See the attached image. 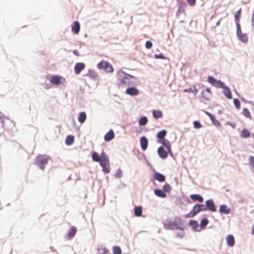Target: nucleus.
<instances>
[{
    "mask_svg": "<svg viewBox=\"0 0 254 254\" xmlns=\"http://www.w3.org/2000/svg\"><path fill=\"white\" fill-rule=\"evenodd\" d=\"M208 81L212 85L216 88H221L223 87L224 83L220 80H218L213 76H209L208 77Z\"/></svg>",
    "mask_w": 254,
    "mask_h": 254,
    "instance_id": "423d86ee",
    "label": "nucleus"
},
{
    "mask_svg": "<svg viewBox=\"0 0 254 254\" xmlns=\"http://www.w3.org/2000/svg\"><path fill=\"white\" fill-rule=\"evenodd\" d=\"M196 0H187V2L190 6H194L196 3Z\"/></svg>",
    "mask_w": 254,
    "mask_h": 254,
    "instance_id": "de8ad7c7",
    "label": "nucleus"
},
{
    "mask_svg": "<svg viewBox=\"0 0 254 254\" xmlns=\"http://www.w3.org/2000/svg\"><path fill=\"white\" fill-rule=\"evenodd\" d=\"M49 159L46 155H39L35 158V164L42 170L44 169Z\"/></svg>",
    "mask_w": 254,
    "mask_h": 254,
    "instance_id": "7ed1b4c3",
    "label": "nucleus"
},
{
    "mask_svg": "<svg viewBox=\"0 0 254 254\" xmlns=\"http://www.w3.org/2000/svg\"><path fill=\"white\" fill-rule=\"evenodd\" d=\"M201 95L203 99L206 101L209 100L212 96V93L209 88H207L205 90H203L201 91Z\"/></svg>",
    "mask_w": 254,
    "mask_h": 254,
    "instance_id": "0eeeda50",
    "label": "nucleus"
},
{
    "mask_svg": "<svg viewBox=\"0 0 254 254\" xmlns=\"http://www.w3.org/2000/svg\"><path fill=\"white\" fill-rule=\"evenodd\" d=\"M176 236L179 238H182L185 236V232L183 229H180V231L176 232Z\"/></svg>",
    "mask_w": 254,
    "mask_h": 254,
    "instance_id": "58836bf2",
    "label": "nucleus"
},
{
    "mask_svg": "<svg viewBox=\"0 0 254 254\" xmlns=\"http://www.w3.org/2000/svg\"><path fill=\"white\" fill-rule=\"evenodd\" d=\"M114 254H122V250L119 246H114L113 248Z\"/></svg>",
    "mask_w": 254,
    "mask_h": 254,
    "instance_id": "4c0bfd02",
    "label": "nucleus"
},
{
    "mask_svg": "<svg viewBox=\"0 0 254 254\" xmlns=\"http://www.w3.org/2000/svg\"><path fill=\"white\" fill-rule=\"evenodd\" d=\"M153 117L156 119H160L163 117V113L160 110H154L152 111Z\"/></svg>",
    "mask_w": 254,
    "mask_h": 254,
    "instance_id": "b1692460",
    "label": "nucleus"
},
{
    "mask_svg": "<svg viewBox=\"0 0 254 254\" xmlns=\"http://www.w3.org/2000/svg\"><path fill=\"white\" fill-rule=\"evenodd\" d=\"M198 206L200 208V211H205L207 210V208L206 205L205 206L204 204H199Z\"/></svg>",
    "mask_w": 254,
    "mask_h": 254,
    "instance_id": "3c124183",
    "label": "nucleus"
},
{
    "mask_svg": "<svg viewBox=\"0 0 254 254\" xmlns=\"http://www.w3.org/2000/svg\"><path fill=\"white\" fill-rule=\"evenodd\" d=\"M219 212L222 214H228L231 212V209L226 205L222 204L220 206Z\"/></svg>",
    "mask_w": 254,
    "mask_h": 254,
    "instance_id": "2eb2a0df",
    "label": "nucleus"
},
{
    "mask_svg": "<svg viewBox=\"0 0 254 254\" xmlns=\"http://www.w3.org/2000/svg\"><path fill=\"white\" fill-rule=\"evenodd\" d=\"M252 21L253 25L254 26V10L253 14L252 15Z\"/></svg>",
    "mask_w": 254,
    "mask_h": 254,
    "instance_id": "4d7b16f0",
    "label": "nucleus"
},
{
    "mask_svg": "<svg viewBox=\"0 0 254 254\" xmlns=\"http://www.w3.org/2000/svg\"><path fill=\"white\" fill-rule=\"evenodd\" d=\"M126 93L131 96H135L138 94L139 91L136 88L132 87L127 88Z\"/></svg>",
    "mask_w": 254,
    "mask_h": 254,
    "instance_id": "4468645a",
    "label": "nucleus"
},
{
    "mask_svg": "<svg viewBox=\"0 0 254 254\" xmlns=\"http://www.w3.org/2000/svg\"><path fill=\"white\" fill-rule=\"evenodd\" d=\"M145 47L147 49H150L152 47V43L150 41H146L145 43Z\"/></svg>",
    "mask_w": 254,
    "mask_h": 254,
    "instance_id": "09e8293b",
    "label": "nucleus"
},
{
    "mask_svg": "<svg viewBox=\"0 0 254 254\" xmlns=\"http://www.w3.org/2000/svg\"><path fill=\"white\" fill-rule=\"evenodd\" d=\"M122 175V171L120 170H118V171L116 173V177L120 178V177H121Z\"/></svg>",
    "mask_w": 254,
    "mask_h": 254,
    "instance_id": "864d4df0",
    "label": "nucleus"
},
{
    "mask_svg": "<svg viewBox=\"0 0 254 254\" xmlns=\"http://www.w3.org/2000/svg\"><path fill=\"white\" fill-rule=\"evenodd\" d=\"M108 250L105 247H100L97 249V254H107Z\"/></svg>",
    "mask_w": 254,
    "mask_h": 254,
    "instance_id": "473e14b6",
    "label": "nucleus"
},
{
    "mask_svg": "<svg viewBox=\"0 0 254 254\" xmlns=\"http://www.w3.org/2000/svg\"><path fill=\"white\" fill-rule=\"evenodd\" d=\"M250 164L252 167H254V156H251L249 157Z\"/></svg>",
    "mask_w": 254,
    "mask_h": 254,
    "instance_id": "a18cd8bd",
    "label": "nucleus"
},
{
    "mask_svg": "<svg viewBox=\"0 0 254 254\" xmlns=\"http://www.w3.org/2000/svg\"><path fill=\"white\" fill-rule=\"evenodd\" d=\"M117 77L120 85H129L131 84L130 78H134V76L127 74L122 70H119L117 73Z\"/></svg>",
    "mask_w": 254,
    "mask_h": 254,
    "instance_id": "f257e3e1",
    "label": "nucleus"
},
{
    "mask_svg": "<svg viewBox=\"0 0 254 254\" xmlns=\"http://www.w3.org/2000/svg\"><path fill=\"white\" fill-rule=\"evenodd\" d=\"M206 114L208 115L211 121H212L215 118L214 116L212 115L211 114L209 113H206Z\"/></svg>",
    "mask_w": 254,
    "mask_h": 254,
    "instance_id": "5fc2aeb1",
    "label": "nucleus"
},
{
    "mask_svg": "<svg viewBox=\"0 0 254 254\" xmlns=\"http://www.w3.org/2000/svg\"><path fill=\"white\" fill-rule=\"evenodd\" d=\"M208 223V220L207 219L204 218V219H203L201 221L200 226L202 227H204L207 225Z\"/></svg>",
    "mask_w": 254,
    "mask_h": 254,
    "instance_id": "79ce46f5",
    "label": "nucleus"
},
{
    "mask_svg": "<svg viewBox=\"0 0 254 254\" xmlns=\"http://www.w3.org/2000/svg\"><path fill=\"white\" fill-rule=\"evenodd\" d=\"M181 219L179 217H175L174 220L167 219L164 222V226L166 229H179V224L180 223Z\"/></svg>",
    "mask_w": 254,
    "mask_h": 254,
    "instance_id": "f03ea898",
    "label": "nucleus"
},
{
    "mask_svg": "<svg viewBox=\"0 0 254 254\" xmlns=\"http://www.w3.org/2000/svg\"><path fill=\"white\" fill-rule=\"evenodd\" d=\"M85 65L82 63H76L74 66V72L76 74H79L84 69Z\"/></svg>",
    "mask_w": 254,
    "mask_h": 254,
    "instance_id": "9b49d317",
    "label": "nucleus"
},
{
    "mask_svg": "<svg viewBox=\"0 0 254 254\" xmlns=\"http://www.w3.org/2000/svg\"><path fill=\"white\" fill-rule=\"evenodd\" d=\"M163 189L164 191L167 192H169L171 191L172 188L169 184H166L163 186Z\"/></svg>",
    "mask_w": 254,
    "mask_h": 254,
    "instance_id": "ea45409f",
    "label": "nucleus"
},
{
    "mask_svg": "<svg viewBox=\"0 0 254 254\" xmlns=\"http://www.w3.org/2000/svg\"><path fill=\"white\" fill-rule=\"evenodd\" d=\"M183 91L184 92H191L194 95H196L198 92V90L195 87L189 88V89H185Z\"/></svg>",
    "mask_w": 254,
    "mask_h": 254,
    "instance_id": "2f4dec72",
    "label": "nucleus"
},
{
    "mask_svg": "<svg viewBox=\"0 0 254 254\" xmlns=\"http://www.w3.org/2000/svg\"><path fill=\"white\" fill-rule=\"evenodd\" d=\"M115 137V134L113 130H110L104 136V139L106 141H110Z\"/></svg>",
    "mask_w": 254,
    "mask_h": 254,
    "instance_id": "6ab92c4d",
    "label": "nucleus"
},
{
    "mask_svg": "<svg viewBox=\"0 0 254 254\" xmlns=\"http://www.w3.org/2000/svg\"><path fill=\"white\" fill-rule=\"evenodd\" d=\"M199 212H200V210L198 204H197L193 207L192 210L187 214V217H193Z\"/></svg>",
    "mask_w": 254,
    "mask_h": 254,
    "instance_id": "9d476101",
    "label": "nucleus"
},
{
    "mask_svg": "<svg viewBox=\"0 0 254 254\" xmlns=\"http://www.w3.org/2000/svg\"><path fill=\"white\" fill-rule=\"evenodd\" d=\"M205 204L207 209L212 212H215L216 211V206L212 199L206 200Z\"/></svg>",
    "mask_w": 254,
    "mask_h": 254,
    "instance_id": "6e6552de",
    "label": "nucleus"
},
{
    "mask_svg": "<svg viewBox=\"0 0 254 254\" xmlns=\"http://www.w3.org/2000/svg\"><path fill=\"white\" fill-rule=\"evenodd\" d=\"M148 119L146 117H141L139 120V125L141 126H144L147 124Z\"/></svg>",
    "mask_w": 254,
    "mask_h": 254,
    "instance_id": "f704fd0d",
    "label": "nucleus"
},
{
    "mask_svg": "<svg viewBox=\"0 0 254 254\" xmlns=\"http://www.w3.org/2000/svg\"><path fill=\"white\" fill-rule=\"evenodd\" d=\"M160 142L166 148H167L169 152L171 151V144L169 140L167 139H163L162 141Z\"/></svg>",
    "mask_w": 254,
    "mask_h": 254,
    "instance_id": "c756f323",
    "label": "nucleus"
},
{
    "mask_svg": "<svg viewBox=\"0 0 254 254\" xmlns=\"http://www.w3.org/2000/svg\"><path fill=\"white\" fill-rule=\"evenodd\" d=\"M240 136L242 138H248L250 136V132L248 129L244 128L241 131Z\"/></svg>",
    "mask_w": 254,
    "mask_h": 254,
    "instance_id": "c85d7f7f",
    "label": "nucleus"
},
{
    "mask_svg": "<svg viewBox=\"0 0 254 254\" xmlns=\"http://www.w3.org/2000/svg\"><path fill=\"white\" fill-rule=\"evenodd\" d=\"M191 199L194 201H198L199 202H202L203 201V197L199 194H193L190 195Z\"/></svg>",
    "mask_w": 254,
    "mask_h": 254,
    "instance_id": "412c9836",
    "label": "nucleus"
},
{
    "mask_svg": "<svg viewBox=\"0 0 254 254\" xmlns=\"http://www.w3.org/2000/svg\"><path fill=\"white\" fill-rule=\"evenodd\" d=\"M80 25L79 23L75 21L71 25V31L75 34H78L80 31Z\"/></svg>",
    "mask_w": 254,
    "mask_h": 254,
    "instance_id": "f8f14e48",
    "label": "nucleus"
},
{
    "mask_svg": "<svg viewBox=\"0 0 254 254\" xmlns=\"http://www.w3.org/2000/svg\"><path fill=\"white\" fill-rule=\"evenodd\" d=\"M73 53H74V55H75L76 56H79V52H78L77 50H74V51H73Z\"/></svg>",
    "mask_w": 254,
    "mask_h": 254,
    "instance_id": "6e6d98bb",
    "label": "nucleus"
},
{
    "mask_svg": "<svg viewBox=\"0 0 254 254\" xmlns=\"http://www.w3.org/2000/svg\"><path fill=\"white\" fill-rule=\"evenodd\" d=\"M227 244L229 247H233L235 244V239L233 235H229L226 237Z\"/></svg>",
    "mask_w": 254,
    "mask_h": 254,
    "instance_id": "aec40b11",
    "label": "nucleus"
},
{
    "mask_svg": "<svg viewBox=\"0 0 254 254\" xmlns=\"http://www.w3.org/2000/svg\"><path fill=\"white\" fill-rule=\"evenodd\" d=\"M236 26H237V34H240L242 33V31L241 29V26L239 23V22H236Z\"/></svg>",
    "mask_w": 254,
    "mask_h": 254,
    "instance_id": "c03bdc74",
    "label": "nucleus"
},
{
    "mask_svg": "<svg viewBox=\"0 0 254 254\" xmlns=\"http://www.w3.org/2000/svg\"><path fill=\"white\" fill-rule=\"evenodd\" d=\"M194 127L196 128H199L202 127V125L198 121H194L193 122Z\"/></svg>",
    "mask_w": 254,
    "mask_h": 254,
    "instance_id": "37998d69",
    "label": "nucleus"
},
{
    "mask_svg": "<svg viewBox=\"0 0 254 254\" xmlns=\"http://www.w3.org/2000/svg\"><path fill=\"white\" fill-rule=\"evenodd\" d=\"M234 104L237 109H240L241 103L238 99H234Z\"/></svg>",
    "mask_w": 254,
    "mask_h": 254,
    "instance_id": "a19ab883",
    "label": "nucleus"
},
{
    "mask_svg": "<svg viewBox=\"0 0 254 254\" xmlns=\"http://www.w3.org/2000/svg\"><path fill=\"white\" fill-rule=\"evenodd\" d=\"M213 124L216 127H220L221 124L219 121L217 120L214 118L212 121H211Z\"/></svg>",
    "mask_w": 254,
    "mask_h": 254,
    "instance_id": "49530a36",
    "label": "nucleus"
},
{
    "mask_svg": "<svg viewBox=\"0 0 254 254\" xmlns=\"http://www.w3.org/2000/svg\"><path fill=\"white\" fill-rule=\"evenodd\" d=\"M106 154V153L103 151L101 153V156H99L98 154L96 152H93L92 154V158L94 161L101 162L103 160V154Z\"/></svg>",
    "mask_w": 254,
    "mask_h": 254,
    "instance_id": "ddd939ff",
    "label": "nucleus"
},
{
    "mask_svg": "<svg viewBox=\"0 0 254 254\" xmlns=\"http://www.w3.org/2000/svg\"><path fill=\"white\" fill-rule=\"evenodd\" d=\"M252 234H254V225H253L252 229Z\"/></svg>",
    "mask_w": 254,
    "mask_h": 254,
    "instance_id": "13d9d810",
    "label": "nucleus"
},
{
    "mask_svg": "<svg viewBox=\"0 0 254 254\" xmlns=\"http://www.w3.org/2000/svg\"><path fill=\"white\" fill-rule=\"evenodd\" d=\"M154 178L155 180L160 182H164L165 180V177L163 175L158 172L155 173Z\"/></svg>",
    "mask_w": 254,
    "mask_h": 254,
    "instance_id": "4be33fe9",
    "label": "nucleus"
},
{
    "mask_svg": "<svg viewBox=\"0 0 254 254\" xmlns=\"http://www.w3.org/2000/svg\"><path fill=\"white\" fill-rule=\"evenodd\" d=\"M140 145L143 150H145L148 146V140L146 137L142 136L140 139Z\"/></svg>",
    "mask_w": 254,
    "mask_h": 254,
    "instance_id": "f3484780",
    "label": "nucleus"
},
{
    "mask_svg": "<svg viewBox=\"0 0 254 254\" xmlns=\"http://www.w3.org/2000/svg\"><path fill=\"white\" fill-rule=\"evenodd\" d=\"M77 229L75 227H71L68 231L67 236L69 239L72 238L75 235Z\"/></svg>",
    "mask_w": 254,
    "mask_h": 254,
    "instance_id": "a878e982",
    "label": "nucleus"
},
{
    "mask_svg": "<svg viewBox=\"0 0 254 254\" xmlns=\"http://www.w3.org/2000/svg\"><path fill=\"white\" fill-rule=\"evenodd\" d=\"M100 165L103 168V171L105 173H109L110 172V162L106 154H103V160L100 162Z\"/></svg>",
    "mask_w": 254,
    "mask_h": 254,
    "instance_id": "20e7f679",
    "label": "nucleus"
},
{
    "mask_svg": "<svg viewBox=\"0 0 254 254\" xmlns=\"http://www.w3.org/2000/svg\"><path fill=\"white\" fill-rule=\"evenodd\" d=\"M237 36L239 40L243 43H247L248 41V37L246 34H244L242 32L237 34Z\"/></svg>",
    "mask_w": 254,
    "mask_h": 254,
    "instance_id": "5701e85b",
    "label": "nucleus"
},
{
    "mask_svg": "<svg viewBox=\"0 0 254 254\" xmlns=\"http://www.w3.org/2000/svg\"><path fill=\"white\" fill-rule=\"evenodd\" d=\"M63 77L60 75H53L52 76L50 82L52 84L55 85H60L62 83V79Z\"/></svg>",
    "mask_w": 254,
    "mask_h": 254,
    "instance_id": "1a4fd4ad",
    "label": "nucleus"
},
{
    "mask_svg": "<svg viewBox=\"0 0 254 254\" xmlns=\"http://www.w3.org/2000/svg\"><path fill=\"white\" fill-rule=\"evenodd\" d=\"M154 193L157 196H159V197H162V198H165V197H166L167 196V195L165 193V192L163 190H160V189H156V190H154Z\"/></svg>",
    "mask_w": 254,
    "mask_h": 254,
    "instance_id": "393cba45",
    "label": "nucleus"
},
{
    "mask_svg": "<svg viewBox=\"0 0 254 254\" xmlns=\"http://www.w3.org/2000/svg\"><path fill=\"white\" fill-rule=\"evenodd\" d=\"M242 114L244 116H245L246 118H248L249 119H251V114L248 109L247 108H244L243 110Z\"/></svg>",
    "mask_w": 254,
    "mask_h": 254,
    "instance_id": "72a5a7b5",
    "label": "nucleus"
},
{
    "mask_svg": "<svg viewBox=\"0 0 254 254\" xmlns=\"http://www.w3.org/2000/svg\"><path fill=\"white\" fill-rule=\"evenodd\" d=\"M155 58L156 59H166L165 57L162 54H160L159 55H155Z\"/></svg>",
    "mask_w": 254,
    "mask_h": 254,
    "instance_id": "603ef678",
    "label": "nucleus"
},
{
    "mask_svg": "<svg viewBox=\"0 0 254 254\" xmlns=\"http://www.w3.org/2000/svg\"><path fill=\"white\" fill-rule=\"evenodd\" d=\"M74 141V137L73 135H67L65 139V143L67 145H71Z\"/></svg>",
    "mask_w": 254,
    "mask_h": 254,
    "instance_id": "cd10ccee",
    "label": "nucleus"
},
{
    "mask_svg": "<svg viewBox=\"0 0 254 254\" xmlns=\"http://www.w3.org/2000/svg\"><path fill=\"white\" fill-rule=\"evenodd\" d=\"M86 119V114L84 112H81L78 116V120L81 124H83Z\"/></svg>",
    "mask_w": 254,
    "mask_h": 254,
    "instance_id": "bb28decb",
    "label": "nucleus"
},
{
    "mask_svg": "<svg viewBox=\"0 0 254 254\" xmlns=\"http://www.w3.org/2000/svg\"><path fill=\"white\" fill-rule=\"evenodd\" d=\"M221 88L223 89V93L228 99L232 98L231 91L228 87L225 86L223 85V87Z\"/></svg>",
    "mask_w": 254,
    "mask_h": 254,
    "instance_id": "a211bd4d",
    "label": "nucleus"
},
{
    "mask_svg": "<svg viewBox=\"0 0 254 254\" xmlns=\"http://www.w3.org/2000/svg\"><path fill=\"white\" fill-rule=\"evenodd\" d=\"M134 214L136 216L140 217L142 215V210L141 206L135 207L134 208Z\"/></svg>",
    "mask_w": 254,
    "mask_h": 254,
    "instance_id": "7c9ffc66",
    "label": "nucleus"
},
{
    "mask_svg": "<svg viewBox=\"0 0 254 254\" xmlns=\"http://www.w3.org/2000/svg\"><path fill=\"white\" fill-rule=\"evenodd\" d=\"M219 23H220V21H218V22L217 23V25L219 24Z\"/></svg>",
    "mask_w": 254,
    "mask_h": 254,
    "instance_id": "bf43d9fd",
    "label": "nucleus"
},
{
    "mask_svg": "<svg viewBox=\"0 0 254 254\" xmlns=\"http://www.w3.org/2000/svg\"><path fill=\"white\" fill-rule=\"evenodd\" d=\"M241 12H242V9H241V8H240L239 10H238L237 11H236L235 13L234 16H235L236 22H239V21L240 20Z\"/></svg>",
    "mask_w": 254,
    "mask_h": 254,
    "instance_id": "c9c22d12",
    "label": "nucleus"
},
{
    "mask_svg": "<svg viewBox=\"0 0 254 254\" xmlns=\"http://www.w3.org/2000/svg\"><path fill=\"white\" fill-rule=\"evenodd\" d=\"M166 135V131L165 130L159 131L157 134V137L160 139H164V137Z\"/></svg>",
    "mask_w": 254,
    "mask_h": 254,
    "instance_id": "e433bc0d",
    "label": "nucleus"
},
{
    "mask_svg": "<svg viewBox=\"0 0 254 254\" xmlns=\"http://www.w3.org/2000/svg\"><path fill=\"white\" fill-rule=\"evenodd\" d=\"M159 156L162 159H165L168 156V153L166 151L163 147H160L157 150Z\"/></svg>",
    "mask_w": 254,
    "mask_h": 254,
    "instance_id": "dca6fc26",
    "label": "nucleus"
},
{
    "mask_svg": "<svg viewBox=\"0 0 254 254\" xmlns=\"http://www.w3.org/2000/svg\"><path fill=\"white\" fill-rule=\"evenodd\" d=\"M97 67L98 69H104L107 72H113L114 71V68L109 63L106 61H102L97 64Z\"/></svg>",
    "mask_w": 254,
    "mask_h": 254,
    "instance_id": "39448f33",
    "label": "nucleus"
},
{
    "mask_svg": "<svg viewBox=\"0 0 254 254\" xmlns=\"http://www.w3.org/2000/svg\"><path fill=\"white\" fill-rule=\"evenodd\" d=\"M190 225L192 226L193 227H196L197 226V223L196 221L190 220L189 222Z\"/></svg>",
    "mask_w": 254,
    "mask_h": 254,
    "instance_id": "8fccbe9b",
    "label": "nucleus"
}]
</instances>
